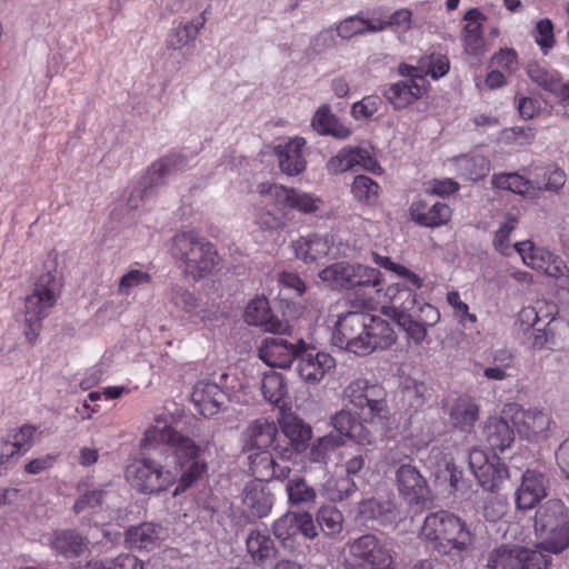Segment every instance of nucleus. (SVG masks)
I'll list each match as a JSON object with an SVG mask.
<instances>
[{"label": "nucleus", "mask_w": 569, "mask_h": 569, "mask_svg": "<svg viewBox=\"0 0 569 569\" xmlns=\"http://www.w3.org/2000/svg\"><path fill=\"white\" fill-rule=\"evenodd\" d=\"M396 339L397 336L387 320L363 311L340 315L332 335L337 347L358 356H368L378 349H387Z\"/></svg>", "instance_id": "f03ea898"}, {"label": "nucleus", "mask_w": 569, "mask_h": 569, "mask_svg": "<svg viewBox=\"0 0 569 569\" xmlns=\"http://www.w3.org/2000/svg\"><path fill=\"white\" fill-rule=\"evenodd\" d=\"M241 501L244 516L253 521L270 513L274 497L267 483L250 481L242 489Z\"/></svg>", "instance_id": "a211bd4d"}, {"label": "nucleus", "mask_w": 569, "mask_h": 569, "mask_svg": "<svg viewBox=\"0 0 569 569\" xmlns=\"http://www.w3.org/2000/svg\"><path fill=\"white\" fill-rule=\"evenodd\" d=\"M345 569H396L395 551L373 533H363L346 545Z\"/></svg>", "instance_id": "1a4fd4ad"}, {"label": "nucleus", "mask_w": 569, "mask_h": 569, "mask_svg": "<svg viewBox=\"0 0 569 569\" xmlns=\"http://www.w3.org/2000/svg\"><path fill=\"white\" fill-rule=\"evenodd\" d=\"M312 128L322 136H332L338 139H346L351 134L350 128L345 126L330 110L327 104L321 106L315 112L311 121Z\"/></svg>", "instance_id": "473e14b6"}, {"label": "nucleus", "mask_w": 569, "mask_h": 569, "mask_svg": "<svg viewBox=\"0 0 569 569\" xmlns=\"http://www.w3.org/2000/svg\"><path fill=\"white\" fill-rule=\"evenodd\" d=\"M536 43L547 53L555 46L553 23L545 18L537 22L535 29Z\"/></svg>", "instance_id": "680f3d73"}, {"label": "nucleus", "mask_w": 569, "mask_h": 569, "mask_svg": "<svg viewBox=\"0 0 569 569\" xmlns=\"http://www.w3.org/2000/svg\"><path fill=\"white\" fill-rule=\"evenodd\" d=\"M246 543L250 555L260 561L273 557L276 551L272 539L260 531H251Z\"/></svg>", "instance_id": "de8ad7c7"}, {"label": "nucleus", "mask_w": 569, "mask_h": 569, "mask_svg": "<svg viewBox=\"0 0 569 569\" xmlns=\"http://www.w3.org/2000/svg\"><path fill=\"white\" fill-rule=\"evenodd\" d=\"M36 430V427L31 425H24L19 429L10 430L7 436L9 439H11L12 443L17 447L21 455H24L33 445V436Z\"/></svg>", "instance_id": "e2e57ef3"}, {"label": "nucleus", "mask_w": 569, "mask_h": 569, "mask_svg": "<svg viewBox=\"0 0 569 569\" xmlns=\"http://www.w3.org/2000/svg\"><path fill=\"white\" fill-rule=\"evenodd\" d=\"M273 535L282 543L297 536L296 512H287L274 521Z\"/></svg>", "instance_id": "052dcab7"}, {"label": "nucleus", "mask_w": 569, "mask_h": 569, "mask_svg": "<svg viewBox=\"0 0 569 569\" xmlns=\"http://www.w3.org/2000/svg\"><path fill=\"white\" fill-rule=\"evenodd\" d=\"M419 535L435 552L453 563L462 562L475 549L476 533L471 525L447 510L427 515Z\"/></svg>", "instance_id": "7ed1b4c3"}, {"label": "nucleus", "mask_w": 569, "mask_h": 569, "mask_svg": "<svg viewBox=\"0 0 569 569\" xmlns=\"http://www.w3.org/2000/svg\"><path fill=\"white\" fill-rule=\"evenodd\" d=\"M530 182H532L531 192L536 190L558 192L566 182V173L557 167H537Z\"/></svg>", "instance_id": "e433bc0d"}, {"label": "nucleus", "mask_w": 569, "mask_h": 569, "mask_svg": "<svg viewBox=\"0 0 569 569\" xmlns=\"http://www.w3.org/2000/svg\"><path fill=\"white\" fill-rule=\"evenodd\" d=\"M508 511V501L505 496H489L483 503L482 515L488 521L501 519Z\"/></svg>", "instance_id": "bf43d9fd"}, {"label": "nucleus", "mask_w": 569, "mask_h": 569, "mask_svg": "<svg viewBox=\"0 0 569 569\" xmlns=\"http://www.w3.org/2000/svg\"><path fill=\"white\" fill-rule=\"evenodd\" d=\"M548 479L537 470L528 469L521 477V483L516 490V507L520 510L532 509L547 496Z\"/></svg>", "instance_id": "412c9836"}, {"label": "nucleus", "mask_w": 569, "mask_h": 569, "mask_svg": "<svg viewBox=\"0 0 569 569\" xmlns=\"http://www.w3.org/2000/svg\"><path fill=\"white\" fill-rule=\"evenodd\" d=\"M447 301L453 308L455 317L463 327L471 328L477 322V316L469 311V306L461 300L458 291H449Z\"/></svg>", "instance_id": "5fc2aeb1"}, {"label": "nucleus", "mask_w": 569, "mask_h": 569, "mask_svg": "<svg viewBox=\"0 0 569 569\" xmlns=\"http://www.w3.org/2000/svg\"><path fill=\"white\" fill-rule=\"evenodd\" d=\"M431 397L429 388L423 382H412L402 390V400L415 412L421 410Z\"/></svg>", "instance_id": "3c124183"}, {"label": "nucleus", "mask_w": 569, "mask_h": 569, "mask_svg": "<svg viewBox=\"0 0 569 569\" xmlns=\"http://www.w3.org/2000/svg\"><path fill=\"white\" fill-rule=\"evenodd\" d=\"M88 543L87 537L71 529L54 531L51 539L52 549L66 558L79 557L87 550Z\"/></svg>", "instance_id": "7c9ffc66"}, {"label": "nucleus", "mask_w": 569, "mask_h": 569, "mask_svg": "<svg viewBox=\"0 0 569 569\" xmlns=\"http://www.w3.org/2000/svg\"><path fill=\"white\" fill-rule=\"evenodd\" d=\"M244 320L250 326L263 327L266 331L277 333L282 330V323L273 320L269 301L266 298H256L248 303Z\"/></svg>", "instance_id": "2f4dec72"}, {"label": "nucleus", "mask_w": 569, "mask_h": 569, "mask_svg": "<svg viewBox=\"0 0 569 569\" xmlns=\"http://www.w3.org/2000/svg\"><path fill=\"white\" fill-rule=\"evenodd\" d=\"M425 83V78L399 81L390 84L383 96L396 109H403L423 96Z\"/></svg>", "instance_id": "a878e982"}, {"label": "nucleus", "mask_w": 569, "mask_h": 569, "mask_svg": "<svg viewBox=\"0 0 569 569\" xmlns=\"http://www.w3.org/2000/svg\"><path fill=\"white\" fill-rule=\"evenodd\" d=\"M317 522L325 535L331 536L342 530L343 516L337 508L325 506L317 512Z\"/></svg>", "instance_id": "8fccbe9b"}, {"label": "nucleus", "mask_w": 569, "mask_h": 569, "mask_svg": "<svg viewBox=\"0 0 569 569\" xmlns=\"http://www.w3.org/2000/svg\"><path fill=\"white\" fill-rule=\"evenodd\" d=\"M469 468L479 485L487 491L493 492L509 477V470L498 457L490 461L485 451L472 449L469 453Z\"/></svg>", "instance_id": "4468645a"}, {"label": "nucleus", "mask_w": 569, "mask_h": 569, "mask_svg": "<svg viewBox=\"0 0 569 569\" xmlns=\"http://www.w3.org/2000/svg\"><path fill=\"white\" fill-rule=\"evenodd\" d=\"M396 483L399 493L409 505L425 507L432 495L427 479L410 463H402L396 470Z\"/></svg>", "instance_id": "2eb2a0df"}, {"label": "nucleus", "mask_w": 569, "mask_h": 569, "mask_svg": "<svg viewBox=\"0 0 569 569\" xmlns=\"http://www.w3.org/2000/svg\"><path fill=\"white\" fill-rule=\"evenodd\" d=\"M517 224L518 218L515 216H509L495 232L493 247L497 251L506 257L510 256L515 250L513 248L511 249L509 244V237L510 233L516 229Z\"/></svg>", "instance_id": "603ef678"}, {"label": "nucleus", "mask_w": 569, "mask_h": 569, "mask_svg": "<svg viewBox=\"0 0 569 569\" xmlns=\"http://www.w3.org/2000/svg\"><path fill=\"white\" fill-rule=\"evenodd\" d=\"M109 496L104 489H93L79 496L73 505V511L80 513L86 509H96L101 507Z\"/></svg>", "instance_id": "13d9d810"}, {"label": "nucleus", "mask_w": 569, "mask_h": 569, "mask_svg": "<svg viewBox=\"0 0 569 569\" xmlns=\"http://www.w3.org/2000/svg\"><path fill=\"white\" fill-rule=\"evenodd\" d=\"M328 498L330 500L341 501L350 497L357 489L356 483L349 478L330 479L326 483Z\"/></svg>", "instance_id": "4d7b16f0"}, {"label": "nucleus", "mask_w": 569, "mask_h": 569, "mask_svg": "<svg viewBox=\"0 0 569 569\" xmlns=\"http://www.w3.org/2000/svg\"><path fill=\"white\" fill-rule=\"evenodd\" d=\"M250 470L254 477L253 481L267 483L270 480H284L291 473V468L284 463H278L272 453L262 450L250 457Z\"/></svg>", "instance_id": "393cba45"}, {"label": "nucleus", "mask_w": 569, "mask_h": 569, "mask_svg": "<svg viewBox=\"0 0 569 569\" xmlns=\"http://www.w3.org/2000/svg\"><path fill=\"white\" fill-rule=\"evenodd\" d=\"M450 423L466 432H470L479 418V406L467 396L457 398L449 409Z\"/></svg>", "instance_id": "c756f323"}, {"label": "nucleus", "mask_w": 569, "mask_h": 569, "mask_svg": "<svg viewBox=\"0 0 569 569\" xmlns=\"http://www.w3.org/2000/svg\"><path fill=\"white\" fill-rule=\"evenodd\" d=\"M361 159L360 147H345L327 162V170L331 174L342 173L359 166Z\"/></svg>", "instance_id": "c03bdc74"}, {"label": "nucleus", "mask_w": 569, "mask_h": 569, "mask_svg": "<svg viewBox=\"0 0 569 569\" xmlns=\"http://www.w3.org/2000/svg\"><path fill=\"white\" fill-rule=\"evenodd\" d=\"M512 409V422L520 435L528 439L547 437L552 422L550 415L536 407L523 409L515 405Z\"/></svg>", "instance_id": "6ab92c4d"}, {"label": "nucleus", "mask_w": 569, "mask_h": 569, "mask_svg": "<svg viewBox=\"0 0 569 569\" xmlns=\"http://www.w3.org/2000/svg\"><path fill=\"white\" fill-rule=\"evenodd\" d=\"M288 501L296 507H311L316 502L317 492L315 488L302 477L289 479L286 485Z\"/></svg>", "instance_id": "4c0bfd02"}, {"label": "nucleus", "mask_w": 569, "mask_h": 569, "mask_svg": "<svg viewBox=\"0 0 569 569\" xmlns=\"http://www.w3.org/2000/svg\"><path fill=\"white\" fill-rule=\"evenodd\" d=\"M261 390L264 399L272 405L280 407L288 393L286 380L281 373H266L261 381Z\"/></svg>", "instance_id": "79ce46f5"}, {"label": "nucleus", "mask_w": 569, "mask_h": 569, "mask_svg": "<svg viewBox=\"0 0 569 569\" xmlns=\"http://www.w3.org/2000/svg\"><path fill=\"white\" fill-rule=\"evenodd\" d=\"M336 30L340 38L349 40L356 36H361L367 32L375 33L382 31V27L359 16H352L340 21L337 24Z\"/></svg>", "instance_id": "a19ab883"}, {"label": "nucleus", "mask_w": 569, "mask_h": 569, "mask_svg": "<svg viewBox=\"0 0 569 569\" xmlns=\"http://www.w3.org/2000/svg\"><path fill=\"white\" fill-rule=\"evenodd\" d=\"M356 288H371L375 289L381 284L382 274L376 269L363 264L356 267Z\"/></svg>", "instance_id": "69168bd1"}, {"label": "nucleus", "mask_w": 569, "mask_h": 569, "mask_svg": "<svg viewBox=\"0 0 569 569\" xmlns=\"http://www.w3.org/2000/svg\"><path fill=\"white\" fill-rule=\"evenodd\" d=\"M527 74L532 82L550 93L558 88L557 86L561 78L557 71L548 70L538 63H529Z\"/></svg>", "instance_id": "09e8293b"}, {"label": "nucleus", "mask_w": 569, "mask_h": 569, "mask_svg": "<svg viewBox=\"0 0 569 569\" xmlns=\"http://www.w3.org/2000/svg\"><path fill=\"white\" fill-rule=\"evenodd\" d=\"M306 140L296 137L283 146H277L274 153L279 160V167L287 176H297L306 169V160L303 157V147Z\"/></svg>", "instance_id": "cd10ccee"}, {"label": "nucleus", "mask_w": 569, "mask_h": 569, "mask_svg": "<svg viewBox=\"0 0 569 569\" xmlns=\"http://www.w3.org/2000/svg\"><path fill=\"white\" fill-rule=\"evenodd\" d=\"M382 101L378 96H367L351 107V114L356 120L372 117L380 108Z\"/></svg>", "instance_id": "0e129e2a"}, {"label": "nucleus", "mask_w": 569, "mask_h": 569, "mask_svg": "<svg viewBox=\"0 0 569 569\" xmlns=\"http://www.w3.org/2000/svg\"><path fill=\"white\" fill-rule=\"evenodd\" d=\"M22 456L8 436L0 439V476L6 473L14 459Z\"/></svg>", "instance_id": "774afa93"}, {"label": "nucleus", "mask_w": 569, "mask_h": 569, "mask_svg": "<svg viewBox=\"0 0 569 569\" xmlns=\"http://www.w3.org/2000/svg\"><path fill=\"white\" fill-rule=\"evenodd\" d=\"M409 211L413 221L429 228L443 226L451 218V209L443 202L428 204L425 200H417L411 203Z\"/></svg>", "instance_id": "bb28decb"}, {"label": "nucleus", "mask_w": 569, "mask_h": 569, "mask_svg": "<svg viewBox=\"0 0 569 569\" xmlns=\"http://www.w3.org/2000/svg\"><path fill=\"white\" fill-rule=\"evenodd\" d=\"M343 445L341 436L326 435L311 445L308 458L311 462L327 465L332 453Z\"/></svg>", "instance_id": "58836bf2"}, {"label": "nucleus", "mask_w": 569, "mask_h": 569, "mask_svg": "<svg viewBox=\"0 0 569 569\" xmlns=\"http://www.w3.org/2000/svg\"><path fill=\"white\" fill-rule=\"evenodd\" d=\"M61 277L56 268H53L37 279L32 293L26 298L24 335L30 342L37 339L41 329V321L56 305L61 293Z\"/></svg>", "instance_id": "6e6552de"}, {"label": "nucleus", "mask_w": 569, "mask_h": 569, "mask_svg": "<svg viewBox=\"0 0 569 569\" xmlns=\"http://www.w3.org/2000/svg\"><path fill=\"white\" fill-rule=\"evenodd\" d=\"M539 542L536 548L548 555H559L569 547V509L561 499H548L539 505L533 517Z\"/></svg>", "instance_id": "423d86ee"}, {"label": "nucleus", "mask_w": 569, "mask_h": 569, "mask_svg": "<svg viewBox=\"0 0 569 569\" xmlns=\"http://www.w3.org/2000/svg\"><path fill=\"white\" fill-rule=\"evenodd\" d=\"M169 298L174 306L187 312L193 311L198 306L193 293L181 286H172L169 290Z\"/></svg>", "instance_id": "338daca9"}, {"label": "nucleus", "mask_w": 569, "mask_h": 569, "mask_svg": "<svg viewBox=\"0 0 569 569\" xmlns=\"http://www.w3.org/2000/svg\"><path fill=\"white\" fill-rule=\"evenodd\" d=\"M551 556L541 550L520 546L501 545L493 548L487 557L488 569H547Z\"/></svg>", "instance_id": "9d476101"}, {"label": "nucleus", "mask_w": 569, "mask_h": 569, "mask_svg": "<svg viewBox=\"0 0 569 569\" xmlns=\"http://www.w3.org/2000/svg\"><path fill=\"white\" fill-rule=\"evenodd\" d=\"M172 417L160 413L146 432L143 441L149 446L164 445L173 453L174 470H163L151 459L131 462L126 469L130 486L141 493H154L177 483L173 495L184 492L207 471L201 448L189 437L171 426Z\"/></svg>", "instance_id": "f257e3e1"}, {"label": "nucleus", "mask_w": 569, "mask_h": 569, "mask_svg": "<svg viewBox=\"0 0 569 569\" xmlns=\"http://www.w3.org/2000/svg\"><path fill=\"white\" fill-rule=\"evenodd\" d=\"M297 372L309 385H318L325 376L335 369L336 360L329 353L319 351L315 346L300 340V351L297 357Z\"/></svg>", "instance_id": "9b49d317"}, {"label": "nucleus", "mask_w": 569, "mask_h": 569, "mask_svg": "<svg viewBox=\"0 0 569 569\" xmlns=\"http://www.w3.org/2000/svg\"><path fill=\"white\" fill-rule=\"evenodd\" d=\"M457 166L461 176L471 181L482 179L490 171V161L482 154L461 156Z\"/></svg>", "instance_id": "ea45409f"}, {"label": "nucleus", "mask_w": 569, "mask_h": 569, "mask_svg": "<svg viewBox=\"0 0 569 569\" xmlns=\"http://www.w3.org/2000/svg\"><path fill=\"white\" fill-rule=\"evenodd\" d=\"M300 338L288 336L267 337L258 348L259 358L272 368H289L300 351Z\"/></svg>", "instance_id": "ddd939ff"}, {"label": "nucleus", "mask_w": 569, "mask_h": 569, "mask_svg": "<svg viewBox=\"0 0 569 569\" xmlns=\"http://www.w3.org/2000/svg\"><path fill=\"white\" fill-rule=\"evenodd\" d=\"M357 264L338 262L326 267L319 272V278L335 288H356Z\"/></svg>", "instance_id": "c9c22d12"}, {"label": "nucleus", "mask_w": 569, "mask_h": 569, "mask_svg": "<svg viewBox=\"0 0 569 569\" xmlns=\"http://www.w3.org/2000/svg\"><path fill=\"white\" fill-rule=\"evenodd\" d=\"M513 249L520 254L525 264L552 278L559 279L569 272L568 267L558 256L545 248L536 247L530 240L516 242Z\"/></svg>", "instance_id": "f8f14e48"}, {"label": "nucleus", "mask_w": 569, "mask_h": 569, "mask_svg": "<svg viewBox=\"0 0 569 569\" xmlns=\"http://www.w3.org/2000/svg\"><path fill=\"white\" fill-rule=\"evenodd\" d=\"M312 437V429L297 417L287 418L279 432L277 453L282 460H291L297 453L306 450Z\"/></svg>", "instance_id": "dca6fc26"}, {"label": "nucleus", "mask_w": 569, "mask_h": 569, "mask_svg": "<svg viewBox=\"0 0 569 569\" xmlns=\"http://www.w3.org/2000/svg\"><path fill=\"white\" fill-rule=\"evenodd\" d=\"M485 440L493 451L503 452L513 442V430L501 418H489L483 428Z\"/></svg>", "instance_id": "f704fd0d"}, {"label": "nucleus", "mask_w": 569, "mask_h": 569, "mask_svg": "<svg viewBox=\"0 0 569 569\" xmlns=\"http://www.w3.org/2000/svg\"><path fill=\"white\" fill-rule=\"evenodd\" d=\"M187 166V158L180 153L166 156L154 162L150 170V186L134 190L128 200L129 206L133 209L139 208V202L151 196L153 187L163 183L168 177L186 169Z\"/></svg>", "instance_id": "f3484780"}, {"label": "nucleus", "mask_w": 569, "mask_h": 569, "mask_svg": "<svg viewBox=\"0 0 569 569\" xmlns=\"http://www.w3.org/2000/svg\"><path fill=\"white\" fill-rule=\"evenodd\" d=\"M162 531L161 526L146 522L128 529L126 532V542L131 549H153L161 540Z\"/></svg>", "instance_id": "72a5a7b5"}, {"label": "nucleus", "mask_w": 569, "mask_h": 569, "mask_svg": "<svg viewBox=\"0 0 569 569\" xmlns=\"http://www.w3.org/2000/svg\"><path fill=\"white\" fill-rule=\"evenodd\" d=\"M342 400L363 422L382 425L389 417L385 388L366 378H357L347 385Z\"/></svg>", "instance_id": "0eeeda50"}, {"label": "nucleus", "mask_w": 569, "mask_h": 569, "mask_svg": "<svg viewBox=\"0 0 569 569\" xmlns=\"http://www.w3.org/2000/svg\"><path fill=\"white\" fill-rule=\"evenodd\" d=\"M151 274L140 269H130L119 280L118 293L129 296L134 288L148 284L151 281Z\"/></svg>", "instance_id": "864d4df0"}, {"label": "nucleus", "mask_w": 569, "mask_h": 569, "mask_svg": "<svg viewBox=\"0 0 569 569\" xmlns=\"http://www.w3.org/2000/svg\"><path fill=\"white\" fill-rule=\"evenodd\" d=\"M350 407L342 408L336 412L330 423L333 429L338 432L337 436H341L342 440L349 438L360 445H369L371 442V433L363 426V421L356 417Z\"/></svg>", "instance_id": "b1692460"}, {"label": "nucleus", "mask_w": 569, "mask_h": 569, "mask_svg": "<svg viewBox=\"0 0 569 569\" xmlns=\"http://www.w3.org/2000/svg\"><path fill=\"white\" fill-rule=\"evenodd\" d=\"M191 401L203 417L220 412L227 401V393L212 381H198L191 392Z\"/></svg>", "instance_id": "4be33fe9"}, {"label": "nucleus", "mask_w": 569, "mask_h": 569, "mask_svg": "<svg viewBox=\"0 0 569 569\" xmlns=\"http://www.w3.org/2000/svg\"><path fill=\"white\" fill-rule=\"evenodd\" d=\"M333 236L310 233L299 237L292 242V249L298 259L305 263H312L322 260L331 254Z\"/></svg>", "instance_id": "5701e85b"}, {"label": "nucleus", "mask_w": 569, "mask_h": 569, "mask_svg": "<svg viewBox=\"0 0 569 569\" xmlns=\"http://www.w3.org/2000/svg\"><path fill=\"white\" fill-rule=\"evenodd\" d=\"M351 193L358 202L372 206L379 199L380 186L370 177L359 174L353 179Z\"/></svg>", "instance_id": "37998d69"}, {"label": "nucleus", "mask_w": 569, "mask_h": 569, "mask_svg": "<svg viewBox=\"0 0 569 569\" xmlns=\"http://www.w3.org/2000/svg\"><path fill=\"white\" fill-rule=\"evenodd\" d=\"M84 569H143L140 560L132 555H120L104 563L89 562Z\"/></svg>", "instance_id": "6e6d98bb"}, {"label": "nucleus", "mask_w": 569, "mask_h": 569, "mask_svg": "<svg viewBox=\"0 0 569 569\" xmlns=\"http://www.w3.org/2000/svg\"><path fill=\"white\" fill-rule=\"evenodd\" d=\"M273 198L278 204L297 209L306 214L315 213L322 207V200L320 198L287 187H277L273 191Z\"/></svg>", "instance_id": "c85d7f7f"}, {"label": "nucleus", "mask_w": 569, "mask_h": 569, "mask_svg": "<svg viewBox=\"0 0 569 569\" xmlns=\"http://www.w3.org/2000/svg\"><path fill=\"white\" fill-rule=\"evenodd\" d=\"M170 253L186 277L203 279L218 264L216 247L193 230L177 232L171 239Z\"/></svg>", "instance_id": "39448f33"}, {"label": "nucleus", "mask_w": 569, "mask_h": 569, "mask_svg": "<svg viewBox=\"0 0 569 569\" xmlns=\"http://www.w3.org/2000/svg\"><path fill=\"white\" fill-rule=\"evenodd\" d=\"M491 184L497 189L508 190L518 194L531 193L532 182L517 172L495 173L491 178Z\"/></svg>", "instance_id": "a18cd8bd"}, {"label": "nucleus", "mask_w": 569, "mask_h": 569, "mask_svg": "<svg viewBox=\"0 0 569 569\" xmlns=\"http://www.w3.org/2000/svg\"><path fill=\"white\" fill-rule=\"evenodd\" d=\"M279 430L274 421L268 418H258L250 422L243 432V446L248 451L267 450L272 447L277 452Z\"/></svg>", "instance_id": "aec40b11"}, {"label": "nucleus", "mask_w": 569, "mask_h": 569, "mask_svg": "<svg viewBox=\"0 0 569 569\" xmlns=\"http://www.w3.org/2000/svg\"><path fill=\"white\" fill-rule=\"evenodd\" d=\"M203 22L196 24L193 22H187L184 24L173 28L167 38V47L169 49L178 50L187 47L193 42L199 33Z\"/></svg>", "instance_id": "49530a36"}, {"label": "nucleus", "mask_w": 569, "mask_h": 569, "mask_svg": "<svg viewBox=\"0 0 569 569\" xmlns=\"http://www.w3.org/2000/svg\"><path fill=\"white\" fill-rule=\"evenodd\" d=\"M390 306L383 307V313L402 329L416 345L421 343L428 332L440 319L437 308L430 303L417 302V293L407 286L393 284L388 288Z\"/></svg>", "instance_id": "20e7f679"}]
</instances>
